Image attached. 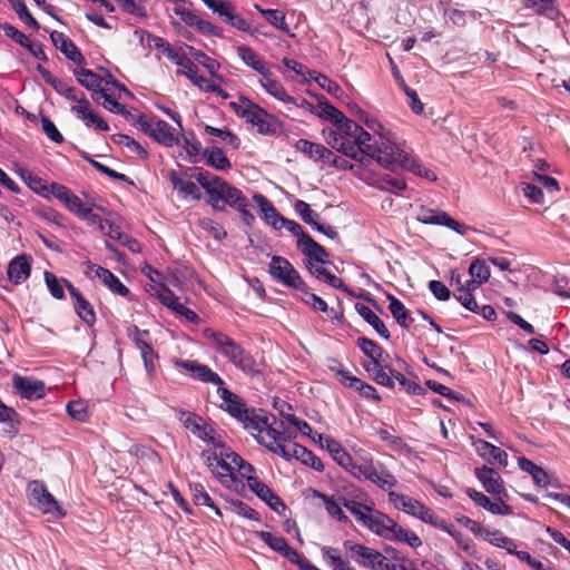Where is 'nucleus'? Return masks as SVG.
I'll use <instances>...</instances> for the list:
<instances>
[{
  "label": "nucleus",
  "mask_w": 570,
  "mask_h": 570,
  "mask_svg": "<svg viewBox=\"0 0 570 570\" xmlns=\"http://www.w3.org/2000/svg\"><path fill=\"white\" fill-rule=\"evenodd\" d=\"M350 132L353 135L352 142L347 148H343V155L351 159L363 163L366 159L376 161L382 168L394 170L402 168L409 154L396 142L394 135L389 132L381 134L374 144L372 135L362 126L350 125Z\"/></svg>",
  "instance_id": "nucleus-1"
},
{
  "label": "nucleus",
  "mask_w": 570,
  "mask_h": 570,
  "mask_svg": "<svg viewBox=\"0 0 570 570\" xmlns=\"http://www.w3.org/2000/svg\"><path fill=\"white\" fill-rule=\"evenodd\" d=\"M202 458L223 487L236 492L244 489V484L237 480V475L242 478L243 465L250 463L226 446L223 440L219 441V444L214 445L213 450L203 451Z\"/></svg>",
  "instance_id": "nucleus-2"
},
{
  "label": "nucleus",
  "mask_w": 570,
  "mask_h": 570,
  "mask_svg": "<svg viewBox=\"0 0 570 570\" xmlns=\"http://www.w3.org/2000/svg\"><path fill=\"white\" fill-rule=\"evenodd\" d=\"M315 115L324 120L330 121L336 127L335 129H330L328 131L323 130V135L328 146L343 154V148H347V145H350L353 140V138L348 135L350 125H360L356 121L346 118L342 111L331 105L325 98L320 100ZM353 134L351 132V136Z\"/></svg>",
  "instance_id": "nucleus-3"
},
{
  "label": "nucleus",
  "mask_w": 570,
  "mask_h": 570,
  "mask_svg": "<svg viewBox=\"0 0 570 570\" xmlns=\"http://www.w3.org/2000/svg\"><path fill=\"white\" fill-rule=\"evenodd\" d=\"M210 337L217 350L239 371L248 376L259 374L261 364L234 340L218 332H210Z\"/></svg>",
  "instance_id": "nucleus-4"
},
{
  "label": "nucleus",
  "mask_w": 570,
  "mask_h": 570,
  "mask_svg": "<svg viewBox=\"0 0 570 570\" xmlns=\"http://www.w3.org/2000/svg\"><path fill=\"white\" fill-rule=\"evenodd\" d=\"M208 204L216 210H223L227 205L239 210L244 217L253 216L247 212L248 199L240 189L229 185L223 178H217L214 186L208 190Z\"/></svg>",
  "instance_id": "nucleus-5"
},
{
  "label": "nucleus",
  "mask_w": 570,
  "mask_h": 570,
  "mask_svg": "<svg viewBox=\"0 0 570 570\" xmlns=\"http://www.w3.org/2000/svg\"><path fill=\"white\" fill-rule=\"evenodd\" d=\"M274 424H276L275 417H273V422H271L267 415L257 414L248 429L257 432L255 435L257 442L271 452L279 456L288 455L286 453L288 445L284 444L285 434L277 426H274Z\"/></svg>",
  "instance_id": "nucleus-6"
},
{
  "label": "nucleus",
  "mask_w": 570,
  "mask_h": 570,
  "mask_svg": "<svg viewBox=\"0 0 570 570\" xmlns=\"http://www.w3.org/2000/svg\"><path fill=\"white\" fill-rule=\"evenodd\" d=\"M213 13L225 22L226 24L246 32L250 36L259 33L258 28L253 27L245 18H243L236 10L235 6L229 0H200Z\"/></svg>",
  "instance_id": "nucleus-7"
},
{
  "label": "nucleus",
  "mask_w": 570,
  "mask_h": 570,
  "mask_svg": "<svg viewBox=\"0 0 570 570\" xmlns=\"http://www.w3.org/2000/svg\"><path fill=\"white\" fill-rule=\"evenodd\" d=\"M27 495L30 504L43 514H50L56 519L66 515L65 510L48 491L46 484L40 480H32L28 483Z\"/></svg>",
  "instance_id": "nucleus-8"
},
{
  "label": "nucleus",
  "mask_w": 570,
  "mask_h": 570,
  "mask_svg": "<svg viewBox=\"0 0 570 570\" xmlns=\"http://www.w3.org/2000/svg\"><path fill=\"white\" fill-rule=\"evenodd\" d=\"M137 125L145 134L165 147H173L179 142L176 129L165 120L139 115Z\"/></svg>",
  "instance_id": "nucleus-9"
},
{
  "label": "nucleus",
  "mask_w": 570,
  "mask_h": 570,
  "mask_svg": "<svg viewBox=\"0 0 570 570\" xmlns=\"http://www.w3.org/2000/svg\"><path fill=\"white\" fill-rule=\"evenodd\" d=\"M229 106L238 117L255 127L259 134L267 135L272 131L271 124L266 120L267 111L248 98L242 97L239 102L233 101Z\"/></svg>",
  "instance_id": "nucleus-10"
},
{
  "label": "nucleus",
  "mask_w": 570,
  "mask_h": 570,
  "mask_svg": "<svg viewBox=\"0 0 570 570\" xmlns=\"http://www.w3.org/2000/svg\"><path fill=\"white\" fill-rule=\"evenodd\" d=\"M344 548L352 553V558L361 567L372 570H390L387 558L373 548L350 540L344 542Z\"/></svg>",
  "instance_id": "nucleus-11"
},
{
  "label": "nucleus",
  "mask_w": 570,
  "mask_h": 570,
  "mask_svg": "<svg viewBox=\"0 0 570 570\" xmlns=\"http://www.w3.org/2000/svg\"><path fill=\"white\" fill-rule=\"evenodd\" d=\"M271 276L282 285L296 291H305L306 283L294 266L282 256H273L268 266Z\"/></svg>",
  "instance_id": "nucleus-12"
},
{
  "label": "nucleus",
  "mask_w": 570,
  "mask_h": 570,
  "mask_svg": "<svg viewBox=\"0 0 570 570\" xmlns=\"http://www.w3.org/2000/svg\"><path fill=\"white\" fill-rule=\"evenodd\" d=\"M217 393L223 401L220 407L228 412L230 416L242 422L246 429H248L257 414L253 410H248L244 401L227 387H218Z\"/></svg>",
  "instance_id": "nucleus-13"
},
{
  "label": "nucleus",
  "mask_w": 570,
  "mask_h": 570,
  "mask_svg": "<svg viewBox=\"0 0 570 570\" xmlns=\"http://www.w3.org/2000/svg\"><path fill=\"white\" fill-rule=\"evenodd\" d=\"M390 502L400 511L429 523L435 522L434 513L419 500L394 491L389 492Z\"/></svg>",
  "instance_id": "nucleus-14"
},
{
  "label": "nucleus",
  "mask_w": 570,
  "mask_h": 570,
  "mask_svg": "<svg viewBox=\"0 0 570 570\" xmlns=\"http://www.w3.org/2000/svg\"><path fill=\"white\" fill-rule=\"evenodd\" d=\"M342 505L354 515L361 525L373 533H376L381 522H383L382 518L386 515L381 511L352 499L342 498Z\"/></svg>",
  "instance_id": "nucleus-15"
},
{
  "label": "nucleus",
  "mask_w": 570,
  "mask_h": 570,
  "mask_svg": "<svg viewBox=\"0 0 570 570\" xmlns=\"http://www.w3.org/2000/svg\"><path fill=\"white\" fill-rule=\"evenodd\" d=\"M376 533L379 537L385 540H395L409 544L411 548H419L422 546V540L413 531L406 530L397 524L392 518L385 515Z\"/></svg>",
  "instance_id": "nucleus-16"
},
{
  "label": "nucleus",
  "mask_w": 570,
  "mask_h": 570,
  "mask_svg": "<svg viewBox=\"0 0 570 570\" xmlns=\"http://www.w3.org/2000/svg\"><path fill=\"white\" fill-rule=\"evenodd\" d=\"M417 220L425 225L444 226L464 236L471 229L469 226L455 220L448 213L439 209L421 208L417 214Z\"/></svg>",
  "instance_id": "nucleus-17"
},
{
  "label": "nucleus",
  "mask_w": 570,
  "mask_h": 570,
  "mask_svg": "<svg viewBox=\"0 0 570 570\" xmlns=\"http://www.w3.org/2000/svg\"><path fill=\"white\" fill-rule=\"evenodd\" d=\"M183 423L195 436L202 441L216 445L222 441V436L207 424L199 415L190 412H184L181 415Z\"/></svg>",
  "instance_id": "nucleus-18"
},
{
  "label": "nucleus",
  "mask_w": 570,
  "mask_h": 570,
  "mask_svg": "<svg viewBox=\"0 0 570 570\" xmlns=\"http://www.w3.org/2000/svg\"><path fill=\"white\" fill-rule=\"evenodd\" d=\"M257 537L273 551L279 553L296 566H298V563L305 558L296 549L289 547L285 538L282 535H276L267 531H259L257 532Z\"/></svg>",
  "instance_id": "nucleus-19"
},
{
  "label": "nucleus",
  "mask_w": 570,
  "mask_h": 570,
  "mask_svg": "<svg viewBox=\"0 0 570 570\" xmlns=\"http://www.w3.org/2000/svg\"><path fill=\"white\" fill-rule=\"evenodd\" d=\"M73 75L81 86L92 91V96H97L100 92V90H104L109 85H114L119 90L126 92L127 95H130L129 90H127L124 85L119 83L116 80L107 81L91 70L80 68L76 69L73 71Z\"/></svg>",
  "instance_id": "nucleus-20"
},
{
  "label": "nucleus",
  "mask_w": 570,
  "mask_h": 570,
  "mask_svg": "<svg viewBox=\"0 0 570 570\" xmlns=\"http://www.w3.org/2000/svg\"><path fill=\"white\" fill-rule=\"evenodd\" d=\"M12 386L21 397L30 401L40 400L46 396L45 383L31 376L16 374L12 377Z\"/></svg>",
  "instance_id": "nucleus-21"
},
{
  "label": "nucleus",
  "mask_w": 570,
  "mask_h": 570,
  "mask_svg": "<svg viewBox=\"0 0 570 570\" xmlns=\"http://www.w3.org/2000/svg\"><path fill=\"white\" fill-rule=\"evenodd\" d=\"M355 173L365 184L383 191L404 190L406 188V183L403 178H395L385 174H373L367 170Z\"/></svg>",
  "instance_id": "nucleus-22"
},
{
  "label": "nucleus",
  "mask_w": 570,
  "mask_h": 570,
  "mask_svg": "<svg viewBox=\"0 0 570 570\" xmlns=\"http://www.w3.org/2000/svg\"><path fill=\"white\" fill-rule=\"evenodd\" d=\"M474 474L488 493L493 497L499 494L505 495L504 482L494 469L483 465L475 468Z\"/></svg>",
  "instance_id": "nucleus-23"
},
{
  "label": "nucleus",
  "mask_w": 570,
  "mask_h": 570,
  "mask_svg": "<svg viewBox=\"0 0 570 570\" xmlns=\"http://www.w3.org/2000/svg\"><path fill=\"white\" fill-rule=\"evenodd\" d=\"M73 303L76 314L88 326L96 322V314L92 305L82 296V294L68 281H63Z\"/></svg>",
  "instance_id": "nucleus-24"
},
{
  "label": "nucleus",
  "mask_w": 570,
  "mask_h": 570,
  "mask_svg": "<svg viewBox=\"0 0 570 570\" xmlns=\"http://www.w3.org/2000/svg\"><path fill=\"white\" fill-rule=\"evenodd\" d=\"M472 445L478 455L490 464H498L501 468L508 466V454L501 448L481 439L473 441Z\"/></svg>",
  "instance_id": "nucleus-25"
},
{
  "label": "nucleus",
  "mask_w": 570,
  "mask_h": 570,
  "mask_svg": "<svg viewBox=\"0 0 570 570\" xmlns=\"http://www.w3.org/2000/svg\"><path fill=\"white\" fill-rule=\"evenodd\" d=\"M177 366L190 372L193 376L202 382L217 385V389L224 386L223 379L209 366L194 361H178Z\"/></svg>",
  "instance_id": "nucleus-26"
},
{
  "label": "nucleus",
  "mask_w": 570,
  "mask_h": 570,
  "mask_svg": "<svg viewBox=\"0 0 570 570\" xmlns=\"http://www.w3.org/2000/svg\"><path fill=\"white\" fill-rule=\"evenodd\" d=\"M31 272V257L21 254L12 258L8 265L7 274L10 282L19 285L27 281Z\"/></svg>",
  "instance_id": "nucleus-27"
},
{
  "label": "nucleus",
  "mask_w": 570,
  "mask_h": 570,
  "mask_svg": "<svg viewBox=\"0 0 570 570\" xmlns=\"http://www.w3.org/2000/svg\"><path fill=\"white\" fill-rule=\"evenodd\" d=\"M286 453L288 455H282V458L287 461L295 458L303 464L311 466L318 472L324 471L323 462L311 450L298 443L289 444L286 449Z\"/></svg>",
  "instance_id": "nucleus-28"
},
{
  "label": "nucleus",
  "mask_w": 570,
  "mask_h": 570,
  "mask_svg": "<svg viewBox=\"0 0 570 570\" xmlns=\"http://www.w3.org/2000/svg\"><path fill=\"white\" fill-rule=\"evenodd\" d=\"M50 39L55 48L60 50L67 59L77 65H81L85 61L76 45L65 33L55 30L50 33Z\"/></svg>",
  "instance_id": "nucleus-29"
},
{
  "label": "nucleus",
  "mask_w": 570,
  "mask_h": 570,
  "mask_svg": "<svg viewBox=\"0 0 570 570\" xmlns=\"http://www.w3.org/2000/svg\"><path fill=\"white\" fill-rule=\"evenodd\" d=\"M169 181L171 183L174 189L178 193L179 197L183 199H193L199 200L202 198V194L197 187V185L190 179H184L177 171L171 170L168 174Z\"/></svg>",
  "instance_id": "nucleus-30"
},
{
  "label": "nucleus",
  "mask_w": 570,
  "mask_h": 570,
  "mask_svg": "<svg viewBox=\"0 0 570 570\" xmlns=\"http://www.w3.org/2000/svg\"><path fill=\"white\" fill-rule=\"evenodd\" d=\"M89 101L83 105H75L71 107V112L80 120L85 122L87 127H94L99 131H108L109 125L97 114L89 110Z\"/></svg>",
  "instance_id": "nucleus-31"
},
{
  "label": "nucleus",
  "mask_w": 570,
  "mask_h": 570,
  "mask_svg": "<svg viewBox=\"0 0 570 570\" xmlns=\"http://www.w3.org/2000/svg\"><path fill=\"white\" fill-rule=\"evenodd\" d=\"M306 266L316 278L324 281L330 286L341 289L350 296L361 297V295L354 294V292L344 284L343 279L335 276L326 268L314 265L312 262L307 263Z\"/></svg>",
  "instance_id": "nucleus-32"
},
{
  "label": "nucleus",
  "mask_w": 570,
  "mask_h": 570,
  "mask_svg": "<svg viewBox=\"0 0 570 570\" xmlns=\"http://www.w3.org/2000/svg\"><path fill=\"white\" fill-rule=\"evenodd\" d=\"M253 200L262 213L264 222L278 230V226L284 217L276 210L273 204L262 194H255Z\"/></svg>",
  "instance_id": "nucleus-33"
},
{
  "label": "nucleus",
  "mask_w": 570,
  "mask_h": 570,
  "mask_svg": "<svg viewBox=\"0 0 570 570\" xmlns=\"http://www.w3.org/2000/svg\"><path fill=\"white\" fill-rule=\"evenodd\" d=\"M91 268L95 272V276L99 278L112 293L124 297L129 294L128 287L125 286L109 269L99 265H92Z\"/></svg>",
  "instance_id": "nucleus-34"
},
{
  "label": "nucleus",
  "mask_w": 570,
  "mask_h": 570,
  "mask_svg": "<svg viewBox=\"0 0 570 570\" xmlns=\"http://www.w3.org/2000/svg\"><path fill=\"white\" fill-rule=\"evenodd\" d=\"M297 248L308 257V263L315 261L320 264H326L328 254L326 249L316 243L311 236H305L303 242H297Z\"/></svg>",
  "instance_id": "nucleus-35"
},
{
  "label": "nucleus",
  "mask_w": 570,
  "mask_h": 570,
  "mask_svg": "<svg viewBox=\"0 0 570 570\" xmlns=\"http://www.w3.org/2000/svg\"><path fill=\"white\" fill-rule=\"evenodd\" d=\"M237 56L249 68L261 75L271 73V69L266 62L255 52V50L246 45L237 47Z\"/></svg>",
  "instance_id": "nucleus-36"
},
{
  "label": "nucleus",
  "mask_w": 570,
  "mask_h": 570,
  "mask_svg": "<svg viewBox=\"0 0 570 570\" xmlns=\"http://www.w3.org/2000/svg\"><path fill=\"white\" fill-rule=\"evenodd\" d=\"M367 481H371L384 491L395 488L397 483L394 475L380 462L374 463Z\"/></svg>",
  "instance_id": "nucleus-37"
},
{
  "label": "nucleus",
  "mask_w": 570,
  "mask_h": 570,
  "mask_svg": "<svg viewBox=\"0 0 570 570\" xmlns=\"http://www.w3.org/2000/svg\"><path fill=\"white\" fill-rule=\"evenodd\" d=\"M367 481H371L384 491L395 488L397 483L394 475L380 462L374 463Z\"/></svg>",
  "instance_id": "nucleus-38"
},
{
  "label": "nucleus",
  "mask_w": 570,
  "mask_h": 570,
  "mask_svg": "<svg viewBox=\"0 0 570 570\" xmlns=\"http://www.w3.org/2000/svg\"><path fill=\"white\" fill-rule=\"evenodd\" d=\"M522 7L538 16L553 19L559 14L557 0H520Z\"/></svg>",
  "instance_id": "nucleus-39"
},
{
  "label": "nucleus",
  "mask_w": 570,
  "mask_h": 570,
  "mask_svg": "<svg viewBox=\"0 0 570 570\" xmlns=\"http://www.w3.org/2000/svg\"><path fill=\"white\" fill-rule=\"evenodd\" d=\"M262 76L263 77L259 79V85L265 89L267 94L285 104H296V99L286 92L284 86L271 77L272 72Z\"/></svg>",
  "instance_id": "nucleus-40"
},
{
  "label": "nucleus",
  "mask_w": 570,
  "mask_h": 570,
  "mask_svg": "<svg viewBox=\"0 0 570 570\" xmlns=\"http://www.w3.org/2000/svg\"><path fill=\"white\" fill-rule=\"evenodd\" d=\"M321 552L324 563L331 568V570H355L350 561L343 558L337 548L323 546L321 547Z\"/></svg>",
  "instance_id": "nucleus-41"
},
{
  "label": "nucleus",
  "mask_w": 570,
  "mask_h": 570,
  "mask_svg": "<svg viewBox=\"0 0 570 570\" xmlns=\"http://www.w3.org/2000/svg\"><path fill=\"white\" fill-rule=\"evenodd\" d=\"M355 311L357 314L373 327V330L383 338H390V332L384 322L365 304L356 303Z\"/></svg>",
  "instance_id": "nucleus-42"
},
{
  "label": "nucleus",
  "mask_w": 570,
  "mask_h": 570,
  "mask_svg": "<svg viewBox=\"0 0 570 570\" xmlns=\"http://www.w3.org/2000/svg\"><path fill=\"white\" fill-rule=\"evenodd\" d=\"M254 8L266 19V21L273 27L284 31L288 37H294L295 35L288 28L286 22V18L283 11L277 9H265L259 4H255Z\"/></svg>",
  "instance_id": "nucleus-43"
},
{
  "label": "nucleus",
  "mask_w": 570,
  "mask_h": 570,
  "mask_svg": "<svg viewBox=\"0 0 570 570\" xmlns=\"http://www.w3.org/2000/svg\"><path fill=\"white\" fill-rule=\"evenodd\" d=\"M389 301V309L393 316V318L399 323L400 326L403 328H409L412 323L413 318L411 317L409 311L406 309L405 305L396 298L392 294H387L386 296Z\"/></svg>",
  "instance_id": "nucleus-44"
},
{
  "label": "nucleus",
  "mask_w": 570,
  "mask_h": 570,
  "mask_svg": "<svg viewBox=\"0 0 570 570\" xmlns=\"http://www.w3.org/2000/svg\"><path fill=\"white\" fill-rule=\"evenodd\" d=\"M315 497L323 501L324 508L330 517L342 522L350 523L348 517L342 510V498L340 502L333 497L315 491Z\"/></svg>",
  "instance_id": "nucleus-45"
},
{
  "label": "nucleus",
  "mask_w": 570,
  "mask_h": 570,
  "mask_svg": "<svg viewBox=\"0 0 570 570\" xmlns=\"http://www.w3.org/2000/svg\"><path fill=\"white\" fill-rule=\"evenodd\" d=\"M357 347L370 358V363L367 365H374L380 362H384L383 357V348L373 340L367 337H358L357 338Z\"/></svg>",
  "instance_id": "nucleus-46"
},
{
  "label": "nucleus",
  "mask_w": 570,
  "mask_h": 570,
  "mask_svg": "<svg viewBox=\"0 0 570 570\" xmlns=\"http://www.w3.org/2000/svg\"><path fill=\"white\" fill-rule=\"evenodd\" d=\"M206 164L217 170H227L230 168V161L225 153L218 147H209L204 151Z\"/></svg>",
  "instance_id": "nucleus-47"
},
{
  "label": "nucleus",
  "mask_w": 570,
  "mask_h": 570,
  "mask_svg": "<svg viewBox=\"0 0 570 570\" xmlns=\"http://www.w3.org/2000/svg\"><path fill=\"white\" fill-rule=\"evenodd\" d=\"M21 178L31 190L50 200V185L45 179L28 170L21 173Z\"/></svg>",
  "instance_id": "nucleus-48"
},
{
  "label": "nucleus",
  "mask_w": 570,
  "mask_h": 570,
  "mask_svg": "<svg viewBox=\"0 0 570 570\" xmlns=\"http://www.w3.org/2000/svg\"><path fill=\"white\" fill-rule=\"evenodd\" d=\"M401 169L411 171L412 174L429 181H435L438 179L436 174L432 169L425 167L421 161L412 158L410 155Z\"/></svg>",
  "instance_id": "nucleus-49"
},
{
  "label": "nucleus",
  "mask_w": 570,
  "mask_h": 570,
  "mask_svg": "<svg viewBox=\"0 0 570 570\" xmlns=\"http://www.w3.org/2000/svg\"><path fill=\"white\" fill-rule=\"evenodd\" d=\"M108 87H106L104 90H100V92L97 96H92V99L97 102H100L102 100L101 104L104 108L114 114L125 115V106L118 102V100L111 94H108Z\"/></svg>",
  "instance_id": "nucleus-50"
},
{
  "label": "nucleus",
  "mask_w": 570,
  "mask_h": 570,
  "mask_svg": "<svg viewBox=\"0 0 570 570\" xmlns=\"http://www.w3.org/2000/svg\"><path fill=\"white\" fill-rule=\"evenodd\" d=\"M383 362H380L374 365H365V370L372 374L374 381L383 386L386 387H393L394 386V377L392 374L385 371V366L382 364Z\"/></svg>",
  "instance_id": "nucleus-51"
},
{
  "label": "nucleus",
  "mask_w": 570,
  "mask_h": 570,
  "mask_svg": "<svg viewBox=\"0 0 570 570\" xmlns=\"http://www.w3.org/2000/svg\"><path fill=\"white\" fill-rule=\"evenodd\" d=\"M293 207L301 219L312 228L318 223L320 214L314 212L306 202L297 199Z\"/></svg>",
  "instance_id": "nucleus-52"
},
{
  "label": "nucleus",
  "mask_w": 570,
  "mask_h": 570,
  "mask_svg": "<svg viewBox=\"0 0 570 570\" xmlns=\"http://www.w3.org/2000/svg\"><path fill=\"white\" fill-rule=\"evenodd\" d=\"M52 88L66 99L76 101L77 105L87 104L88 99L85 97L83 92L79 91L73 87L68 86L66 82L61 80H58Z\"/></svg>",
  "instance_id": "nucleus-53"
},
{
  "label": "nucleus",
  "mask_w": 570,
  "mask_h": 570,
  "mask_svg": "<svg viewBox=\"0 0 570 570\" xmlns=\"http://www.w3.org/2000/svg\"><path fill=\"white\" fill-rule=\"evenodd\" d=\"M430 524L435 525L436 528L450 534L456 541V543L464 550L469 549V544L465 542L466 539L464 534L458 529H455V527L452 523L445 520H439L435 517V522H430Z\"/></svg>",
  "instance_id": "nucleus-54"
},
{
  "label": "nucleus",
  "mask_w": 570,
  "mask_h": 570,
  "mask_svg": "<svg viewBox=\"0 0 570 570\" xmlns=\"http://www.w3.org/2000/svg\"><path fill=\"white\" fill-rule=\"evenodd\" d=\"M470 277H474L476 282L487 283L491 276V272L485 261L476 258L469 267Z\"/></svg>",
  "instance_id": "nucleus-55"
},
{
  "label": "nucleus",
  "mask_w": 570,
  "mask_h": 570,
  "mask_svg": "<svg viewBox=\"0 0 570 570\" xmlns=\"http://www.w3.org/2000/svg\"><path fill=\"white\" fill-rule=\"evenodd\" d=\"M230 511L239 517H243L248 520L259 521V513L250 508L247 503L240 500H230L229 501Z\"/></svg>",
  "instance_id": "nucleus-56"
},
{
  "label": "nucleus",
  "mask_w": 570,
  "mask_h": 570,
  "mask_svg": "<svg viewBox=\"0 0 570 570\" xmlns=\"http://www.w3.org/2000/svg\"><path fill=\"white\" fill-rule=\"evenodd\" d=\"M295 148L297 151L304 154L307 158L316 163L317 158L320 157V151L323 150V145L309 141L307 139H298L295 142Z\"/></svg>",
  "instance_id": "nucleus-57"
},
{
  "label": "nucleus",
  "mask_w": 570,
  "mask_h": 570,
  "mask_svg": "<svg viewBox=\"0 0 570 570\" xmlns=\"http://www.w3.org/2000/svg\"><path fill=\"white\" fill-rule=\"evenodd\" d=\"M346 387L357 391L362 396L368 400H380V395L377 394L375 387L363 382L356 376L352 377V380L347 383Z\"/></svg>",
  "instance_id": "nucleus-58"
},
{
  "label": "nucleus",
  "mask_w": 570,
  "mask_h": 570,
  "mask_svg": "<svg viewBox=\"0 0 570 570\" xmlns=\"http://www.w3.org/2000/svg\"><path fill=\"white\" fill-rule=\"evenodd\" d=\"M10 1H11L12 9L14 10V12L17 13V16L19 17V19L22 22L32 27L33 29L40 28V24L29 12L23 0H10Z\"/></svg>",
  "instance_id": "nucleus-59"
},
{
  "label": "nucleus",
  "mask_w": 570,
  "mask_h": 570,
  "mask_svg": "<svg viewBox=\"0 0 570 570\" xmlns=\"http://www.w3.org/2000/svg\"><path fill=\"white\" fill-rule=\"evenodd\" d=\"M66 410L68 415L78 422H86L89 419V409L83 401H70Z\"/></svg>",
  "instance_id": "nucleus-60"
},
{
  "label": "nucleus",
  "mask_w": 570,
  "mask_h": 570,
  "mask_svg": "<svg viewBox=\"0 0 570 570\" xmlns=\"http://www.w3.org/2000/svg\"><path fill=\"white\" fill-rule=\"evenodd\" d=\"M357 114H358V120L362 121L373 132V135L375 137H380L381 134L390 131L379 121L377 118L368 115L366 111L362 110L361 108H357Z\"/></svg>",
  "instance_id": "nucleus-61"
},
{
  "label": "nucleus",
  "mask_w": 570,
  "mask_h": 570,
  "mask_svg": "<svg viewBox=\"0 0 570 570\" xmlns=\"http://www.w3.org/2000/svg\"><path fill=\"white\" fill-rule=\"evenodd\" d=\"M508 498V492L505 493V495H494V501L490 502L488 507V512L494 515H511L513 513V509L512 507L507 504Z\"/></svg>",
  "instance_id": "nucleus-62"
},
{
  "label": "nucleus",
  "mask_w": 570,
  "mask_h": 570,
  "mask_svg": "<svg viewBox=\"0 0 570 570\" xmlns=\"http://www.w3.org/2000/svg\"><path fill=\"white\" fill-rule=\"evenodd\" d=\"M115 142L126 146L129 150L137 154L141 159L148 158L147 150L134 138L128 135L119 134L115 137Z\"/></svg>",
  "instance_id": "nucleus-63"
},
{
  "label": "nucleus",
  "mask_w": 570,
  "mask_h": 570,
  "mask_svg": "<svg viewBox=\"0 0 570 570\" xmlns=\"http://www.w3.org/2000/svg\"><path fill=\"white\" fill-rule=\"evenodd\" d=\"M157 298L159 302L177 313L179 308H181V303L179 302V298L166 286H161V289L157 292Z\"/></svg>",
  "instance_id": "nucleus-64"
}]
</instances>
